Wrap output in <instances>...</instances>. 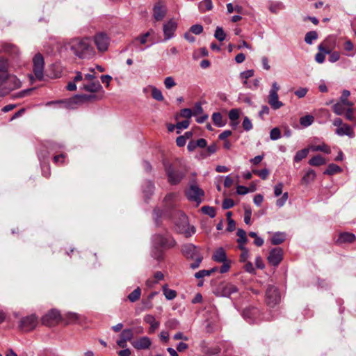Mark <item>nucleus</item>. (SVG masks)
Instances as JSON below:
<instances>
[{"label":"nucleus","mask_w":356,"mask_h":356,"mask_svg":"<svg viewBox=\"0 0 356 356\" xmlns=\"http://www.w3.org/2000/svg\"><path fill=\"white\" fill-rule=\"evenodd\" d=\"M64 47L80 59H90L96 53L88 37L70 39L64 43Z\"/></svg>","instance_id":"nucleus-1"},{"label":"nucleus","mask_w":356,"mask_h":356,"mask_svg":"<svg viewBox=\"0 0 356 356\" xmlns=\"http://www.w3.org/2000/svg\"><path fill=\"white\" fill-rule=\"evenodd\" d=\"M22 86L20 80L14 74L0 75V96L3 97Z\"/></svg>","instance_id":"nucleus-2"},{"label":"nucleus","mask_w":356,"mask_h":356,"mask_svg":"<svg viewBox=\"0 0 356 356\" xmlns=\"http://www.w3.org/2000/svg\"><path fill=\"white\" fill-rule=\"evenodd\" d=\"M181 252L187 259L195 260V261L190 265L192 269L197 268L200 266L203 259V256L198 247L192 243H188L182 247Z\"/></svg>","instance_id":"nucleus-3"},{"label":"nucleus","mask_w":356,"mask_h":356,"mask_svg":"<svg viewBox=\"0 0 356 356\" xmlns=\"http://www.w3.org/2000/svg\"><path fill=\"white\" fill-rule=\"evenodd\" d=\"M281 294L279 289L273 286L269 285L265 293V302L268 307L273 308L281 302Z\"/></svg>","instance_id":"nucleus-4"},{"label":"nucleus","mask_w":356,"mask_h":356,"mask_svg":"<svg viewBox=\"0 0 356 356\" xmlns=\"http://www.w3.org/2000/svg\"><path fill=\"white\" fill-rule=\"evenodd\" d=\"M332 124L337 127L335 129V134L338 136L342 137L346 136L350 138L355 137L353 127L347 123H344L340 118L334 119Z\"/></svg>","instance_id":"nucleus-5"},{"label":"nucleus","mask_w":356,"mask_h":356,"mask_svg":"<svg viewBox=\"0 0 356 356\" xmlns=\"http://www.w3.org/2000/svg\"><path fill=\"white\" fill-rule=\"evenodd\" d=\"M187 198L199 205L204 195V191L201 189L195 182L190 184L188 189L186 192Z\"/></svg>","instance_id":"nucleus-6"},{"label":"nucleus","mask_w":356,"mask_h":356,"mask_svg":"<svg viewBox=\"0 0 356 356\" xmlns=\"http://www.w3.org/2000/svg\"><path fill=\"white\" fill-rule=\"evenodd\" d=\"M165 170L170 184L175 185L179 183L185 176V172L177 170L171 164H165Z\"/></svg>","instance_id":"nucleus-7"},{"label":"nucleus","mask_w":356,"mask_h":356,"mask_svg":"<svg viewBox=\"0 0 356 356\" xmlns=\"http://www.w3.org/2000/svg\"><path fill=\"white\" fill-rule=\"evenodd\" d=\"M279 90V85L277 83V82H273L269 91L268 102L274 110L279 109L283 106V103L280 102L278 98Z\"/></svg>","instance_id":"nucleus-8"},{"label":"nucleus","mask_w":356,"mask_h":356,"mask_svg":"<svg viewBox=\"0 0 356 356\" xmlns=\"http://www.w3.org/2000/svg\"><path fill=\"white\" fill-rule=\"evenodd\" d=\"M33 73L38 80H42L44 76V58L40 54H37L33 59Z\"/></svg>","instance_id":"nucleus-9"},{"label":"nucleus","mask_w":356,"mask_h":356,"mask_svg":"<svg viewBox=\"0 0 356 356\" xmlns=\"http://www.w3.org/2000/svg\"><path fill=\"white\" fill-rule=\"evenodd\" d=\"M38 323V317L35 314H31L21 319L19 326L21 329L26 332L34 330Z\"/></svg>","instance_id":"nucleus-10"},{"label":"nucleus","mask_w":356,"mask_h":356,"mask_svg":"<svg viewBox=\"0 0 356 356\" xmlns=\"http://www.w3.org/2000/svg\"><path fill=\"white\" fill-rule=\"evenodd\" d=\"M154 243L164 248H170L175 245V241L168 235L163 236L160 234H156L153 236Z\"/></svg>","instance_id":"nucleus-11"},{"label":"nucleus","mask_w":356,"mask_h":356,"mask_svg":"<svg viewBox=\"0 0 356 356\" xmlns=\"http://www.w3.org/2000/svg\"><path fill=\"white\" fill-rule=\"evenodd\" d=\"M109 42V38L104 33H99L94 36V42L100 52H104L108 49Z\"/></svg>","instance_id":"nucleus-12"},{"label":"nucleus","mask_w":356,"mask_h":356,"mask_svg":"<svg viewBox=\"0 0 356 356\" xmlns=\"http://www.w3.org/2000/svg\"><path fill=\"white\" fill-rule=\"evenodd\" d=\"M60 320L61 316L59 311L52 309L42 317V322L47 326H52L58 323Z\"/></svg>","instance_id":"nucleus-13"},{"label":"nucleus","mask_w":356,"mask_h":356,"mask_svg":"<svg viewBox=\"0 0 356 356\" xmlns=\"http://www.w3.org/2000/svg\"><path fill=\"white\" fill-rule=\"evenodd\" d=\"M237 291L238 289L235 285L231 283H223L218 286L216 293L219 296L229 297Z\"/></svg>","instance_id":"nucleus-14"},{"label":"nucleus","mask_w":356,"mask_h":356,"mask_svg":"<svg viewBox=\"0 0 356 356\" xmlns=\"http://www.w3.org/2000/svg\"><path fill=\"white\" fill-rule=\"evenodd\" d=\"M177 28V22L170 19L166 23L163 24V34H164V40H168L174 37L175 32Z\"/></svg>","instance_id":"nucleus-15"},{"label":"nucleus","mask_w":356,"mask_h":356,"mask_svg":"<svg viewBox=\"0 0 356 356\" xmlns=\"http://www.w3.org/2000/svg\"><path fill=\"white\" fill-rule=\"evenodd\" d=\"M283 258V251L280 248H275L270 250L268 257H267L268 261L270 265L277 266L281 262Z\"/></svg>","instance_id":"nucleus-16"},{"label":"nucleus","mask_w":356,"mask_h":356,"mask_svg":"<svg viewBox=\"0 0 356 356\" xmlns=\"http://www.w3.org/2000/svg\"><path fill=\"white\" fill-rule=\"evenodd\" d=\"M259 310L256 307L246 308L243 312L244 319L250 324L257 323Z\"/></svg>","instance_id":"nucleus-17"},{"label":"nucleus","mask_w":356,"mask_h":356,"mask_svg":"<svg viewBox=\"0 0 356 356\" xmlns=\"http://www.w3.org/2000/svg\"><path fill=\"white\" fill-rule=\"evenodd\" d=\"M132 346L136 350H147L152 345V340L148 337H142L131 342Z\"/></svg>","instance_id":"nucleus-18"},{"label":"nucleus","mask_w":356,"mask_h":356,"mask_svg":"<svg viewBox=\"0 0 356 356\" xmlns=\"http://www.w3.org/2000/svg\"><path fill=\"white\" fill-rule=\"evenodd\" d=\"M79 88L80 90H86L94 94H96L99 91L103 92L102 86L98 81L86 83L83 82V83L79 86Z\"/></svg>","instance_id":"nucleus-19"},{"label":"nucleus","mask_w":356,"mask_h":356,"mask_svg":"<svg viewBox=\"0 0 356 356\" xmlns=\"http://www.w3.org/2000/svg\"><path fill=\"white\" fill-rule=\"evenodd\" d=\"M102 94L101 95H98L97 94L92 93L90 95H76L73 101L76 104H81L88 102H94L99 100L102 98Z\"/></svg>","instance_id":"nucleus-20"},{"label":"nucleus","mask_w":356,"mask_h":356,"mask_svg":"<svg viewBox=\"0 0 356 356\" xmlns=\"http://www.w3.org/2000/svg\"><path fill=\"white\" fill-rule=\"evenodd\" d=\"M166 13V8L160 3L156 4L153 8V16L156 21H161L165 17Z\"/></svg>","instance_id":"nucleus-21"},{"label":"nucleus","mask_w":356,"mask_h":356,"mask_svg":"<svg viewBox=\"0 0 356 356\" xmlns=\"http://www.w3.org/2000/svg\"><path fill=\"white\" fill-rule=\"evenodd\" d=\"M212 259L218 263H222L224 261H226L229 260L227 257V254L225 250L222 248H217L213 255H212Z\"/></svg>","instance_id":"nucleus-22"},{"label":"nucleus","mask_w":356,"mask_h":356,"mask_svg":"<svg viewBox=\"0 0 356 356\" xmlns=\"http://www.w3.org/2000/svg\"><path fill=\"white\" fill-rule=\"evenodd\" d=\"M144 321L150 325L149 332L153 333L154 331L158 329L160 325L159 321H156V318L154 316L151 314H147L144 316Z\"/></svg>","instance_id":"nucleus-23"},{"label":"nucleus","mask_w":356,"mask_h":356,"mask_svg":"<svg viewBox=\"0 0 356 356\" xmlns=\"http://www.w3.org/2000/svg\"><path fill=\"white\" fill-rule=\"evenodd\" d=\"M0 52H6L13 55H17L19 54V49L12 44L3 42L0 44Z\"/></svg>","instance_id":"nucleus-24"},{"label":"nucleus","mask_w":356,"mask_h":356,"mask_svg":"<svg viewBox=\"0 0 356 356\" xmlns=\"http://www.w3.org/2000/svg\"><path fill=\"white\" fill-rule=\"evenodd\" d=\"M355 240V236L349 232L341 233L337 240V243H352Z\"/></svg>","instance_id":"nucleus-25"},{"label":"nucleus","mask_w":356,"mask_h":356,"mask_svg":"<svg viewBox=\"0 0 356 356\" xmlns=\"http://www.w3.org/2000/svg\"><path fill=\"white\" fill-rule=\"evenodd\" d=\"M319 52L315 56V60L318 63H323L325 60V54H330V50L325 49L323 44L318 45Z\"/></svg>","instance_id":"nucleus-26"},{"label":"nucleus","mask_w":356,"mask_h":356,"mask_svg":"<svg viewBox=\"0 0 356 356\" xmlns=\"http://www.w3.org/2000/svg\"><path fill=\"white\" fill-rule=\"evenodd\" d=\"M316 174L315 171L312 169H309L308 170H307L305 172L301 181L302 183H304L305 184H308L314 181V179H316Z\"/></svg>","instance_id":"nucleus-27"},{"label":"nucleus","mask_w":356,"mask_h":356,"mask_svg":"<svg viewBox=\"0 0 356 356\" xmlns=\"http://www.w3.org/2000/svg\"><path fill=\"white\" fill-rule=\"evenodd\" d=\"M342 172V168L334 164V163H330L328 165L327 169L324 171L323 174L327 175H333L337 173H340Z\"/></svg>","instance_id":"nucleus-28"},{"label":"nucleus","mask_w":356,"mask_h":356,"mask_svg":"<svg viewBox=\"0 0 356 356\" xmlns=\"http://www.w3.org/2000/svg\"><path fill=\"white\" fill-rule=\"evenodd\" d=\"M309 149L313 152H322L327 154L331 153L330 147L325 143L318 145H311Z\"/></svg>","instance_id":"nucleus-29"},{"label":"nucleus","mask_w":356,"mask_h":356,"mask_svg":"<svg viewBox=\"0 0 356 356\" xmlns=\"http://www.w3.org/2000/svg\"><path fill=\"white\" fill-rule=\"evenodd\" d=\"M212 120L216 126L218 127H224L226 124V122L223 120L222 115L220 113L216 112L213 113L212 115Z\"/></svg>","instance_id":"nucleus-30"},{"label":"nucleus","mask_w":356,"mask_h":356,"mask_svg":"<svg viewBox=\"0 0 356 356\" xmlns=\"http://www.w3.org/2000/svg\"><path fill=\"white\" fill-rule=\"evenodd\" d=\"M199 10L201 13H205L211 10L213 8V3L211 0H204L199 3Z\"/></svg>","instance_id":"nucleus-31"},{"label":"nucleus","mask_w":356,"mask_h":356,"mask_svg":"<svg viewBox=\"0 0 356 356\" xmlns=\"http://www.w3.org/2000/svg\"><path fill=\"white\" fill-rule=\"evenodd\" d=\"M326 163V160L321 155L313 156L309 161V164L312 166H320Z\"/></svg>","instance_id":"nucleus-32"},{"label":"nucleus","mask_w":356,"mask_h":356,"mask_svg":"<svg viewBox=\"0 0 356 356\" xmlns=\"http://www.w3.org/2000/svg\"><path fill=\"white\" fill-rule=\"evenodd\" d=\"M162 289H163V295L165 296V297L167 300H171L176 298V296H177L176 291L169 289L168 287L167 284L163 286Z\"/></svg>","instance_id":"nucleus-33"},{"label":"nucleus","mask_w":356,"mask_h":356,"mask_svg":"<svg viewBox=\"0 0 356 356\" xmlns=\"http://www.w3.org/2000/svg\"><path fill=\"white\" fill-rule=\"evenodd\" d=\"M80 316L74 312H67L65 314V320L67 324L76 323L79 321Z\"/></svg>","instance_id":"nucleus-34"},{"label":"nucleus","mask_w":356,"mask_h":356,"mask_svg":"<svg viewBox=\"0 0 356 356\" xmlns=\"http://www.w3.org/2000/svg\"><path fill=\"white\" fill-rule=\"evenodd\" d=\"M350 92L348 90L342 91L341 96L340 97L339 102L345 104L346 106H353L354 104L348 99Z\"/></svg>","instance_id":"nucleus-35"},{"label":"nucleus","mask_w":356,"mask_h":356,"mask_svg":"<svg viewBox=\"0 0 356 356\" xmlns=\"http://www.w3.org/2000/svg\"><path fill=\"white\" fill-rule=\"evenodd\" d=\"M149 35H150V33L149 32H147L145 34L136 38L131 42V44H133L136 47L138 48V43L139 42L140 44H145L146 42H147V38L149 36Z\"/></svg>","instance_id":"nucleus-36"},{"label":"nucleus","mask_w":356,"mask_h":356,"mask_svg":"<svg viewBox=\"0 0 356 356\" xmlns=\"http://www.w3.org/2000/svg\"><path fill=\"white\" fill-rule=\"evenodd\" d=\"M309 149V148H305L298 151L293 158L294 162L298 163L305 159L308 155Z\"/></svg>","instance_id":"nucleus-37"},{"label":"nucleus","mask_w":356,"mask_h":356,"mask_svg":"<svg viewBox=\"0 0 356 356\" xmlns=\"http://www.w3.org/2000/svg\"><path fill=\"white\" fill-rule=\"evenodd\" d=\"M9 63L8 59L0 57V75L8 74Z\"/></svg>","instance_id":"nucleus-38"},{"label":"nucleus","mask_w":356,"mask_h":356,"mask_svg":"<svg viewBox=\"0 0 356 356\" xmlns=\"http://www.w3.org/2000/svg\"><path fill=\"white\" fill-rule=\"evenodd\" d=\"M345 106H346L345 104H342L341 102H339L334 104L332 106V110L335 114L337 115H342L344 114L346 109H345Z\"/></svg>","instance_id":"nucleus-39"},{"label":"nucleus","mask_w":356,"mask_h":356,"mask_svg":"<svg viewBox=\"0 0 356 356\" xmlns=\"http://www.w3.org/2000/svg\"><path fill=\"white\" fill-rule=\"evenodd\" d=\"M284 240L285 234L284 233L277 232L271 238V243L273 245H279L283 243Z\"/></svg>","instance_id":"nucleus-40"},{"label":"nucleus","mask_w":356,"mask_h":356,"mask_svg":"<svg viewBox=\"0 0 356 356\" xmlns=\"http://www.w3.org/2000/svg\"><path fill=\"white\" fill-rule=\"evenodd\" d=\"M314 121V116L307 115L300 118V123L304 127L310 126Z\"/></svg>","instance_id":"nucleus-41"},{"label":"nucleus","mask_w":356,"mask_h":356,"mask_svg":"<svg viewBox=\"0 0 356 356\" xmlns=\"http://www.w3.org/2000/svg\"><path fill=\"white\" fill-rule=\"evenodd\" d=\"M318 34L316 31H312L306 33L305 37V41L307 44H312L313 41L316 40Z\"/></svg>","instance_id":"nucleus-42"},{"label":"nucleus","mask_w":356,"mask_h":356,"mask_svg":"<svg viewBox=\"0 0 356 356\" xmlns=\"http://www.w3.org/2000/svg\"><path fill=\"white\" fill-rule=\"evenodd\" d=\"M141 291L139 287L134 289L129 296L128 299L130 302H134L140 298Z\"/></svg>","instance_id":"nucleus-43"},{"label":"nucleus","mask_w":356,"mask_h":356,"mask_svg":"<svg viewBox=\"0 0 356 356\" xmlns=\"http://www.w3.org/2000/svg\"><path fill=\"white\" fill-rule=\"evenodd\" d=\"M216 270V268H213L211 270H202L198 272H197L195 274V277L197 279H200L202 277H204L205 276H209L212 273L215 272Z\"/></svg>","instance_id":"nucleus-44"},{"label":"nucleus","mask_w":356,"mask_h":356,"mask_svg":"<svg viewBox=\"0 0 356 356\" xmlns=\"http://www.w3.org/2000/svg\"><path fill=\"white\" fill-rule=\"evenodd\" d=\"M134 337V333L131 329H124L120 334V337L126 341H131Z\"/></svg>","instance_id":"nucleus-45"},{"label":"nucleus","mask_w":356,"mask_h":356,"mask_svg":"<svg viewBox=\"0 0 356 356\" xmlns=\"http://www.w3.org/2000/svg\"><path fill=\"white\" fill-rule=\"evenodd\" d=\"M254 76V70H248L244 72H242L240 74V77L241 79L243 80V84L247 85L248 81L247 79Z\"/></svg>","instance_id":"nucleus-46"},{"label":"nucleus","mask_w":356,"mask_h":356,"mask_svg":"<svg viewBox=\"0 0 356 356\" xmlns=\"http://www.w3.org/2000/svg\"><path fill=\"white\" fill-rule=\"evenodd\" d=\"M152 97L157 101H163V96L162 92L156 88V87H152Z\"/></svg>","instance_id":"nucleus-47"},{"label":"nucleus","mask_w":356,"mask_h":356,"mask_svg":"<svg viewBox=\"0 0 356 356\" xmlns=\"http://www.w3.org/2000/svg\"><path fill=\"white\" fill-rule=\"evenodd\" d=\"M214 36L218 40L222 42L225 39L226 35L222 28L218 26L216 29Z\"/></svg>","instance_id":"nucleus-48"},{"label":"nucleus","mask_w":356,"mask_h":356,"mask_svg":"<svg viewBox=\"0 0 356 356\" xmlns=\"http://www.w3.org/2000/svg\"><path fill=\"white\" fill-rule=\"evenodd\" d=\"M236 234L238 236L236 242L247 243L248 238L245 230L242 229H238Z\"/></svg>","instance_id":"nucleus-49"},{"label":"nucleus","mask_w":356,"mask_h":356,"mask_svg":"<svg viewBox=\"0 0 356 356\" xmlns=\"http://www.w3.org/2000/svg\"><path fill=\"white\" fill-rule=\"evenodd\" d=\"M252 172L255 175H257L262 179L265 180L269 175V170L266 168L262 170H253Z\"/></svg>","instance_id":"nucleus-50"},{"label":"nucleus","mask_w":356,"mask_h":356,"mask_svg":"<svg viewBox=\"0 0 356 356\" xmlns=\"http://www.w3.org/2000/svg\"><path fill=\"white\" fill-rule=\"evenodd\" d=\"M270 138L272 140H276L281 138V131L279 128L275 127L270 132Z\"/></svg>","instance_id":"nucleus-51"},{"label":"nucleus","mask_w":356,"mask_h":356,"mask_svg":"<svg viewBox=\"0 0 356 356\" xmlns=\"http://www.w3.org/2000/svg\"><path fill=\"white\" fill-rule=\"evenodd\" d=\"M354 112L353 106H348V108L344 113L346 118L349 121L353 122L355 120Z\"/></svg>","instance_id":"nucleus-52"},{"label":"nucleus","mask_w":356,"mask_h":356,"mask_svg":"<svg viewBox=\"0 0 356 356\" xmlns=\"http://www.w3.org/2000/svg\"><path fill=\"white\" fill-rule=\"evenodd\" d=\"M249 236L252 238H254V243L258 246L260 247L263 245L264 244V240L261 237L258 236L256 232H250L249 233Z\"/></svg>","instance_id":"nucleus-53"},{"label":"nucleus","mask_w":356,"mask_h":356,"mask_svg":"<svg viewBox=\"0 0 356 356\" xmlns=\"http://www.w3.org/2000/svg\"><path fill=\"white\" fill-rule=\"evenodd\" d=\"M202 211L204 214L208 215L211 218H213L216 216V211L213 207L209 206H204L202 207Z\"/></svg>","instance_id":"nucleus-54"},{"label":"nucleus","mask_w":356,"mask_h":356,"mask_svg":"<svg viewBox=\"0 0 356 356\" xmlns=\"http://www.w3.org/2000/svg\"><path fill=\"white\" fill-rule=\"evenodd\" d=\"M240 111L238 109L234 108L229 112V118L231 121L238 120L239 118Z\"/></svg>","instance_id":"nucleus-55"},{"label":"nucleus","mask_w":356,"mask_h":356,"mask_svg":"<svg viewBox=\"0 0 356 356\" xmlns=\"http://www.w3.org/2000/svg\"><path fill=\"white\" fill-rule=\"evenodd\" d=\"M289 198V194L287 192H285L282 194V196L279 198L278 200H277L276 201V205L278 207H283L286 202L287 201Z\"/></svg>","instance_id":"nucleus-56"},{"label":"nucleus","mask_w":356,"mask_h":356,"mask_svg":"<svg viewBox=\"0 0 356 356\" xmlns=\"http://www.w3.org/2000/svg\"><path fill=\"white\" fill-rule=\"evenodd\" d=\"M190 122L188 120H184L179 122H177L176 124V128L177 129V134L180 133V130L187 129L189 127Z\"/></svg>","instance_id":"nucleus-57"},{"label":"nucleus","mask_w":356,"mask_h":356,"mask_svg":"<svg viewBox=\"0 0 356 356\" xmlns=\"http://www.w3.org/2000/svg\"><path fill=\"white\" fill-rule=\"evenodd\" d=\"M164 85L167 89H170L176 86V83L172 76H168L164 80Z\"/></svg>","instance_id":"nucleus-58"},{"label":"nucleus","mask_w":356,"mask_h":356,"mask_svg":"<svg viewBox=\"0 0 356 356\" xmlns=\"http://www.w3.org/2000/svg\"><path fill=\"white\" fill-rule=\"evenodd\" d=\"M242 126L246 131H248L252 129V124L248 117L245 116L243 118Z\"/></svg>","instance_id":"nucleus-59"},{"label":"nucleus","mask_w":356,"mask_h":356,"mask_svg":"<svg viewBox=\"0 0 356 356\" xmlns=\"http://www.w3.org/2000/svg\"><path fill=\"white\" fill-rule=\"evenodd\" d=\"M190 31L195 35H199L202 33L203 26L200 24L193 25L190 29Z\"/></svg>","instance_id":"nucleus-60"},{"label":"nucleus","mask_w":356,"mask_h":356,"mask_svg":"<svg viewBox=\"0 0 356 356\" xmlns=\"http://www.w3.org/2000/svg\"><path fill=\"white\" fill-rule=\"evenodd\" d=\"M284 184L282 182H279L274 186V195L275 197L280 196L282 193Z\"/></svg>","instance_id":"nucleus-61"},{"label":"nucleus","mask_w":356,"mask_h":356,"mask_svg":"<svg viewBox=\"0 0 356 356\" xmlns=\"http://www.w3.org/2000/svg\"><path fill=\"white\" fill-rule=\"evenodd\" d=\"M180 115L182 118L189 119L193 115V111L190 108H184L181 111Z\"/></svg>","instance_id":"nucleus-62"},{"label":"nucleus","mask_w":356,"mask_h":356,"mask_svg":"<svg viewBox=\"0 0 356 356\" xmlns=\"http://www.w3.org/2000/svg\"><path fill=\"white\" fill-rule=\"evenodd\" d=\"M307 91L308 89L306 88H300L297 90H296L294 93L299 98H302L306 95Z\"/></svg>","instance_id":"nucleus-63"},{"label":"nucleus","mask_w":356,"mask_h":356,"mask_svg":"<svg viewBox=\"0 0 356 356\" xmlns=\"http://www.w3.org/2000/svg\"><path fill=\"white\" fill-rule=\"evenodd\" d=\"M234 205V201L232 199H225L222 202V208L224 209H228L232 208Z\"/></svg>","instance_id":"nucleus-64"}]
</instances>
